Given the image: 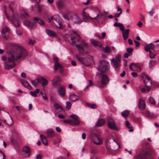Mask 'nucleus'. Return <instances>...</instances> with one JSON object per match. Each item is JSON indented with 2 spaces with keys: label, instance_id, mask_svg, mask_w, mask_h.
I'll list each match as a JSON object with an SVG mask.
<instances>
[{
  "label": "nucleus",
  "instance_id": "obj_1",
  "mask_svg": "<svg viewBox=\"0 0 159 159\" xmlns=\"http://www.w3.org/2000/svg\"><path fill=\"white\" fill-rule=\"evenodd\" d=\"M26 55V50L22 47L11 49L8 53L7 57L3 56L1 57L4 63L5 69L8 70L13 68L16 65L15 61L22 57H25Z\"/></svg>",
  "mask_w": 159,
  "mask_h": 159
},
{
  "label": "nucleus",
  "instance_id": "obj_2",
  "mask_svg": "<svg viewBox=\"0 0 159 159\" xmlns=\"http://www.w3.org/2000/svg\"><path fill=\"white\" fill-rule=\"evenodd\" d=\"M63 17L74 24H80L82 21V20L78 15L70 11L64 13L63 15Z\"/></svg>",
  "mask_w": 159,
  "mask_h": 159
},
{
  "label": "nucleus",
  "instance_id": "obj_3",
  "mask_svg": "<svg viewBox=\"0 0 159 159\" xmlns=\"http://www.w3.org/2000/svg\"><path fill=\"white\" fill-rule=\"evenodd\" d=\"M99 75L101 79V83H98L97 85L100 88H103L108 83L109 79L107 75L103 73H100Z\"/></svg>",
  "mask_w": 159,
  "mask_h": 159
},
{
  "label": "nucleus",
  "instance_id": "obj_4",
  "mask_svg": "<svg viewBox=\"0 0 159 159\" xmlns=\"http://www.w3.org/2000/svg\"><path fill=\"white\" fill-rule=\"evenodd\" d=\"M110 68V64L108 61L103 60L99 62V66L98 69L101 72H106L108 71Z\"/></svg>",
  "mask_w": 159,
  "mask_h": 159
},
{
  "label": "nucleus",
  "instance_id": "obj_5",
  "mask_svg": "<svg viewBox=\"0 0 159 159\" xmlns=\"http://www.w3.org/2000/svg\"><path fill=\"white\" fill-rule=\"evenodd\" d=\"M76 57L80 62L86 66H89L93 62V58L92 57L90 56L87 57L82 58L78 55H76Z\"/></svg>",
  "mask_w": 159,
  "mask_h": 159
},
{
  "label": "nucleus",
  "instance_id": "obj_6",
  "mask_svg": "<svg viewBox=\"0 0 159 159\" xmlns=\"http://www.w3.org/2000/svg\"><path fill=\"white\" fill-rule=\"evenodd\" d=\"M74 35L69 36L67 39L70 43L73 45H75L78 42L80 39V37L76 33L74 32Z\"/></svg>",
  "mask_w": 159,
  "mask_h": 159
},
{
  "label": "nucleus",
  "instance_id": "obj_7",
  "mask_svg": "<svg viewBox=\"0 0 159 159\" xmlns=\"http://www.w3.org/2000/svg\"><path fill=\"white\" fill-rule=\"evenodd\" d=\"M107 120L108 127L112 129L117 130V128L116 125V123L115 120L110 117H108Z\"/></svg>",
  "mask_w": 159,
  "mask_h": 159
},
{
  "label": "nucleus",
  "instance_id": "obj_8",
  "mask_svg": "<svg viewBox=\"0 0 159 159\" xmlns=\"http://www.w3.org/2000/svg\"><path fill=\"white\" fill-rule=\"evenodd\" d=\"M70 117L71 118L70 120L71 125H78L80 124V121L79 117L76 115L74 114H71Z\"/></svg>",
  "mask_w": 159,
  "mask_h": 159
},
{
  "label": "nucleus",
  "instance_id": "obj_9",
  "mask_svg": "<svg viewBox=\"0 0 159 159\" xmlns=\"http://www.w3.org/2000/svg\"><path fill=\"white\" fill-rule=\"evenodd\" d=\"M21 155L24 158L29 157L30 155V150L29 147L27 146L24 147L21 152Z\"/></svg>",
  "mask_w": 159,
  "mask_h": 159
},
{
  "label": "nucleus",
  "instance_id": "obj_10",
  "mask_svg": "<svg viewBox=\"0 0 159 159\" xmlns=\"http://www.w3.org/2000/svg\"><path fill=\"white\" fill-rule=\"evenodd\" d=\"M12 12L13 13V15H12V17L11 19L12 23L16 27H19L20 26V23L17 18L13 15L14 10L10 6H9Z\"/></svg>",
  "mask_w": 159,
  "mask_h": 159
},
{
  "label": "nucleus",
  "instance_id": "obj_11",
  "mask_svg": "<svg viewBox=\"0 0 159 159\" xmlns=\"http://www.w3.org/2000/svg\"><path fill=\"white\" fill-rule=\"evenodd\" d=\"M16 16L20 19L27 18L29 17V15L27 11L24 10H22L20 12H17Z\"/></svg>",
  "mask_w": 159,
  "mask_h": 159
},
{
  "label": "nucleus",
  "instance_id": "obj_12",
  "mask_svg": "<svg viewBox=\"0 0 159 159\" xmlns=\"http://www.w3.org/2000/svg\"><path fill=\"white\" fill-rule=\"evenodd\" d=\"M10 30L9 28L6 27L2 31V36L6 40H7L9 39Z\"/></svg>",
  "mask_w": 159,
  "mask_h": 159
},
{
  "label": "nucleus",
  "instance_id": "obj_13",
  "mask_svg": "<svg viewBox=\"0 0 159 159\" xmlns=\"http://www.w3.org/2000/svg\"><path fill=\"white\" fill-rule=\"evenodd\" d=\"M142 78L145 86H148L151 87L152 84L151 79L147 75L144 74L142 75Z\"/></svg>",
  "mask_w": 159,
  "mask_h": 159
},
{
  "label": "nucleus",
  "instance_id": "obj_14",
  "mask_svg": "<svg viewBox=\"0 0 159 159\" xmlns=\"http://www.w3.org/2000/svg\"><path fill=\"white\" fill-rule=\"evenodd\" d=\"M129 68L133 71H140L141 68L139 64L131 63L129 66Z\"/></svg>",
  "mask_w": 159,
  "mask_h": 159
},
{
  "label": "nucleus",
  "instance_id": "obj_15",
  "mask_svg": "<svg viewBox=\"0 0 159 159\" xmlns=\"http://www.w3.org/2000/svg\"><path fill=\"white\" fill-rule=\"evenodd\" d=\"M61 80V79L60 76H55L52 81V86L54 87H57L59 84L58 83L60 82Z\"/></svg>",
  "mask_w": 159,
  "mask_h": 159
},
{
  "label": "nucleus",
  "instance_id": "obj_16",
  "mask_svg": "<svg viewBox=\"0 0 159 159\" xmlns=\"http://www.w3.org/2000/svg\"><path fill=\"white\" fill-rule=\"evenodd\" d=\"M54 61V70L56 71L58 69L62 68V66L61 64L59 63V59L57 57H55L53 58Z\"/></svg>",
  "mask_w": 159,
  "mask_h": 159
},
{
  "label": "nucleus",
  "instance_id": "obj_17",
  "mask_svg": "<svg viewBox=\"0 0 159 159\" xmlns=\"http://www.w3.org/2000/svg\"><path fill=\"white\" fill-rule=\"evenodd\" d=\"M146 107L145 101L142 98H140L138 102V107L141 110H144Z\"/></svg>",
  "mask_w": 159,
  "mask_h": 159
},
{
  "label": "nucleus",
  "instance_id": "obj_18",
  "mask_svg": "<svg viewBox=\"0 0 159 159\" xmlns=\"http://www.w3.org/2000/svg\"><path fill=\"white\" fill-rule=\"evenodd\" d=\"M111 66L115 68H118L120 66V62L117 61L115 58L110 59Z\"/></svg>",
  "mask_w": 159,
  "mask_h": 159
},
{
  "label": "nucleus",
  "instance_id": "obj_19",
  "mask_svg": "<svg viewBox=\"0 0 159 159\" xmlns=\"http://www.w3.org/2000/svg\"><path fill=\"white\" fill-rule=\"evenodd\" d=\"M58 93L60 96L61 97H64L66 94V90L65 88L62 86H60L57 89Z\"/></svg>",
  "mask_w": 159,
  "mask_h": 159
},
{
  "label": "nucleus",
  "instance_id": "obj_20",
  "mask_svg": "<svg viewBox=\"0 0 159 159\" xmlns=\"http://www.w3.org/2000/svg\"><path fill=\"white\" fill-rule=\"evenodd\" d=\"M55 111H58L59 112H61L64 111V110L62 106L57 103H55L53 106Z\"/></svg>",
  "mask_w": 159,
  "mask_h": 159
},
{
  "label": "nucleus",
  "instance_id": "obj_21",
  "mask_svg": "<svg viewBox=\"0 0 159 159\" xmlns=\"http://www.w3.org/2000/svg\"><path fill=\"white\" fill-rule=\"evenodd\" d=\"M155 47V45L152 43H151L148 44L144 47V49L146 52L149 51L151 50L150 49H153V51H155V50L154 49Z\"/></svg>",
  "mask_w": 159,
  "mask_h": 159
},
{
  "label": "nucleus",
  "instance_id": "obj_22",
  "mask_svg": "<svg viewBox=\"0 0 159 159\" xmlns=\"http://www.w3.org/2000/svg\"><path fill=\"white\" fill-rule=\"evenodd\" d=\"M86 9V8H84L82 10V15L83 16V18L84 19H87L88 20L89 19L92 20V19H96V17H95L94 18H92L89 15V14L86 12L84 10Z\"/></svg>",
  "mask_w": 159,
  "mask_h": 159
},
{
  "label": "nucleus",
  "instance_id": "obj_23",
  "mask_svg": "<svg viewBox=\"0 0 159 159\" xmlns=\"http://www.w3.org/2000/svg\"><path fill=\"white\" fill-rule=\"evenodd\" d=\"M87 44L84 41L82 42L81 43L76 45V46L78 48L80 51L82 52L84 51L83 47H86Z\"/></svg>",
  "mask_w": 159,
  "mask_h": 159
},
{
  "label": "nucleus",
  "instance_id": "obj_24",
  "mask_svg": "<svg viewBox=\"0 0 159 159\" xmlns=\"http://www.w3.org/2000/svg\"><path fill=\"white\" fill-rule=\"evenodd\" d=\"M90 41L91 43L96 47L101 48L102 46V43L98 41L93 39H91Z\"/></svg>",
  "mask_w": 159,
  "mask_h": 159
},
{
  "label": "nucleus",
  "instance_id": "obj_25",
  "mask_svg": "<svg viewBox=\"0 0 159 159\" xmlns=\"http://www.w3.org/2000/svg\"><path fill=\"white\" fill-rule=\"evenodd\" d=\"M129 29L125 30L122 31V35L124 40H126L129 37Z\"/></svg>",
  "mask_w": 159,
  "mask_h": 159
},
{
  "label": "nucleus",
  "instance_id": "obj_26",
  "mask_svg": "<svg viewBox=\"0 0 159 159\" xmlns=\"http://www.w3.org/2000/svg\"><path fill=\"white\" fill-rule=\"evenodd\" d=\"M46 134L48 138H52L55 136V133L52 129H48L46 131Z\"/></svg>",
  "mask_w": 159,
  "mask_h": 159
},
{
  "label": "nucleus",
  "instance_id": "obj_27",
  "mask_svg": "<svg viewBox=\"0 0 159 159\" xmlns=\"http://www.w3.org/2000/svg\"><path fill=\"white\" fill-rule=\"evenodd\" d=\"M39 82L41 83L42 85L43 86L47 85L48 84V82L47 80L43 77H41L39 79Z\"/></svg>",
  "mask_w": 159,
  "mask_h": 159
},
{
  "label": "nucleus",
  "instance_id": "obj_28",
  "mask_svg": "<svg viewBox=\"0 0 159 159\" xmlns=\"http://www.w3.org/2000/svg\"><path fill=\"white\" fill-rule=\"evenodd\" d=\"M46 32L47 34L51 37H54L56 35V33L50 30H46Z\"/></svg>",
  "mask_w": 159,
  "mask_h": 159
},
{
  "label": "nucleus",
  "instance_id": "obj_29",
  "mask_svg": "<svg viewBox=\"0 0 159 159\" xmlns=\"http://www.w3.org/2000/svg\"><path fill=\"white\" fill-rule=\"evenodd\" d=\"M22 85L25 88L29 89H31V87L29 83L26 81H21Z\"/></svg>",
  "mask_w": 159,
  "mask_h": 159
},
{
  "label": "nucleus",
  "instance_id": "obj_30",
  "mask_svg": "<svg viewBox=\"0 0 159 159\" xmlns=\"http://www.w3.org/2000/svg\"><path fill=\"white\" fill-rule=\"evenodd\" d=\"M57 7L59 9H61L64 7L65 4L61 0L58 1L56 3Z\"/></svg>",
  "mask_w": 159,
  "mask_h": 159
},
{
  "label": "nucleus",
  "instance_id": "obj_31",
  "mask_svg": "<svg viewBox=\"0 0 159 159\" xmlns=\"http://www.w3.org/2000/svg\"><path fill=\"white\" fill-rule=\"evenodd\" d=\"M95 136L99 142L98 143L94 142V143L97 145H100L102 143V140L100 137V136L97 134H94Z\"/></svg>",
  "mask_w": 159,
  "mask_h": 159
},
{
  "label": "nucleus",
  "instance_id": "obj_32",
  "mask_svg": "<svg viewBox=\"0 0 159 159\" xmlns=\"http://www.w3.org/2000/svg\"><path fill=\"white\" fill-rule=\"evenodd\" d=\"M105 123V120L104 119H100L95 125L96 127H99L103 125Z\"/></svg>",
  "mask_w": 159,
  "mask_h": 159
},
{
  "label": "nucleus",
  "instance_id": "obj_33",
  "mask_svg": "<svg viewBox=\"0 0 159 159\" xmlns=\"http://www.w3.org/2000/svg\"><path fill=\"white\" fill-rule=\"evenodd\" d=\"M34 21H35L36 23H38L40 25H44V22L42 19L37 17L34 18Z\"/></svg>",
  "mask_w": 159,
  "mask_h": 159
},
{
  "label": "nucleus",
  "instance_id": "obj_34",
  "mask_svg": "<svg viewBox=\"0 0 159 159\" xmlns=\"http://www.w3.org/2000/svg\"><path fill=\"white\" fill-rule=\"evenodd\" d=\"M40 137L43 143L45 145H47L48 144L47 140L46 137L44 136L43 135L41 134L40 135Z\"/></svg>",
  "mask_w": 159,
  "mask_h": 159
},
{
  "label": "nucleus",
  "instance_id": "obj_35",
  "mask_svg": "<svg viewBox=\"0 0 159 159\" xmlns=\"http://www.w3.org/2000/svg\"><path fill=\"white\" fill-rule=\"evenodd\" d=\"M69 98L71 99L72 101L75 102L79 100V97L78 96L74 94H72L70 96Z\"/></svg>",
  "mask_w": 159,
  "mask_h": 159
},
{
  "label": "nucleus",
  "instance_id": "obj_36",
  "mask_svg": "<svg viewBox=\"0 0 159 159\" xmlns=\"http://www.w3.org/2000/svg\"><path fill=\"white\" fill-rule=\"evenodd\" d=\"M145 87L141 89V91L143 93H145L149 92L151 89V87L149 86H145Z\"/></svg>",
  "mask_w": 159,
  "mask_h": 159
},
{
  "label": "nucleus",
  "instance_id": "obj_37",
  "mask_svg": "<svg viewBox=\"0 0 159 159\" xmlns=\"http://www.w3.org/2000/svg\"><path fill=\"white\" fill-rule=\"evenodd\" d=\"M39 92V89H37L34 91H31L30 93L31 95L34 97H36L37 96V94H38Z\"/></svg>",
  "mask_w": 159,
  "mask_h": 159
},
{
  "label": "nucleus",
  "instance_id": "obj_38",
  "mask_svg": "<svg viewBox=\"0 0 159 159\" xmlns=\"http://www.w3.org/2000/svg\"><path fill=\"white\" fill-rule=\"evenodd\" d=\"M102 49H103L104 52L106 53L109 54L111 51V48L108 46H106L105 47L103 48Z\"/></svg>",
  "mask_w": 159,
  "mask_h": 159
},
{
  "label": "nucleus",
  "instance_id": "obj_39",
  "mask_svg": "<svg viewBox=\"0 0 159 159\" xmlns=\"http://www.w3.org/2000/svg\"><path fill=\"white\" fill-rule=\"evenodd\" d=\"M129 111L128 110H125L121 113L122 116L123 117H126L129 114Z\"/></svg>",
  "mask_w": 159,
  "mask_h": 159
},
{
  "label": "nucleus",
  "instance_id": "obj_40",
  "mask_svg": "<svg viewBox=\"0 0 159 159\" xmlns=\"http://www.w3.org/2000/svg\"><path fill=\"white\" fill-rule=\"evenodd\" d=\"M117 8H118L117 10V11H119L120 12L118 13H116L115 15V16H116V17H119L120 16V15L121 14L122 12V9L120 8L119 7H117Z\"/></svg>",
  "mask_w": 159,
  "mask_h": 159
},
{
  "label": "nucleus",
  "instance_id": "obj_41",
  "mask_svg": "<svg viewBox=\"0 0 159 159\" xmlns=\"http://www.w3.org/2000/svg\"><path fill=\"white\" fill-rule=\"evenodd\" d=\"M149 57L151 59H154L157 55L156 54H154L151 50L149 51Z\"/></svg>",
  "mask_w": 159,
  "mask_h": 159
},
{
  "label": "nucleus",
  "instance_id": "obj_42",
  "mask_svg": "<svg viewBox=\"0 0 159 159\" xmlns=\"http://www.w3.org/2000/svg\"><path fill=\"white\" fill-rule=\"evenodd\" d=\"M95 11L98 13V14H97L96 16L95 17L96 18L98 17H101L103 16V14L101 12L100 10L98 8H95Z\"/></svg>",
  "mask_w": 159,
  "mask_h": 159
},
{
  "label": "nucleus",
  "instance_id": "obj_43",
  "mask_svg": "<svg viewBox=\"0 0 159 159\" xmlns=\"http://www.w3.org/2000/svg\"><path fill=\"white\" fill-rule=\"evenodd\" d=\"M29 27H30L31 29H34L36 27V25L35 21H34V22H31Z\"/></svg>",
  "mask_w": 159,
  "mask_h": 159
},
{
  "label": "nucleus",
  "instance_id": "obj_44",
  "mask_svg": "<svg viewBox=\"0 0 159 159\" xmlns=\"http://www.w3.org/2000/svg\"><path fill=\"white\" fill-rule=\"evenodd\" d=\"M156 63V62L154 61H150L149 62V66L150 67H152L153 66L155 65Z\"/></svg>",
  "mask_w": 159,
  "mask_h": 159
},
{
  "label": "nucleus",
  "instance_id": "obj_45",
  "mask_svg": "<svg viewBox=\"0 0 159 159\" xmlns=\"http://www.w3.org/2000/svg\"><path fill=\"white\" fill-rule=\"evenodd\" d=\"M149 102L152 105H155L156 104V101L154 99L151 97L149 99Z\"/></svg>",
  "mask_w": 159,
  "mask_h": 159
},
{
  "label": "nucleus",
  "instance_id": "obj_46",
  "mask_svg": "<svg viewBox=\"0 0 159 159\" xmlns=\"http://www.w3.org/2000/svg\"><path fill=\"white\" fill-rule=\"evenodd\" d=\"M39 79H36L31 81L32 84L34 86L36 85L37 83L39 82Z\"/></svg>",
  "mask_w": 159,
  "mask_h": 159
},
{
  "label": "nucleus",
  "instance_id": "obj_47",
  "mask_svg": "<svg viewBox=\"0 0 159 159\" xmlns=\"http://www.w3.org/2000/svg\"><path fill=\"white\" fill-rule=\"evenodd\" d=\"M9 122H8V121H5L4 122L6 124H7L8 125H11L13 124V121L12 120V119L11 117H10V118L9 119Z\"/></svg>",
  "mask_w": 159,
  "mask_h": 159
},
{
  "label": "nucleus",
  "instance_id": "obj_48",
  "mask_svg": "<svg viewBox=\"0 0 159 159\" xmlns=\"http://www.w3.org/2000/svg\"><path fill=\"white\" fill-rule=\"evenodd\" d=\"M71 106V104L70 102H66V107L68 110H69L70 109Z\"/></svg>",
  "mask_w": 159,
  "mask_h": 159
},
{
  "label": "nucleus",
  "instance_id": "obj_49",
  "mask_svg": "<svg viewBox=\"0 0 159 159\" xmlns=\"http://www.w3.org/2000/svg\"><path fill=\"white\" fill-rule=\"evenodd\" d=\"M87 105L92 108L95 109L97 107L96 105L94 104H92L91 103H87Z\"/></svg>",
  "mask_w": 159,
  "mask_h": 159
},
{
  "label": "nucleus",
  "instance_id": "obj_50",
  "mask_svg": "<svg viewBox=\"0 0 159 159\" xmlns=\"http://www.w3.org/2000/svg\"><path fill=\"white\" fill-rule=\"evenodd\" d=\"M90 152L91 153H96L97 152L98 150L95 148H92L91 149Z\"/></svg>",
  "mask_w": 159,
  "mask_h": 159
},
{
  "label": "nucleus",
  "instance_id": "obj_51",
  "mask_svg": "<svg viewBox=\"0 0 159 159\" xmlns=\"http://www.w3.org/2000/svg\"><path fill=\"white\" fill-rule=\"evenodd\" d=\"M89 84L85 88V89H87L89 87L92 86L93 85V83L91 80H89Z\"/></svg>",
  "mask_w": 159,
  "mask_h": 159
},
{
  "label": "nucleus",
  "instance_id": "obj_52",
  "mask_svg": "<svg viewBox=\"0 0 159 159\" xmlns=\"http://www.w3.org/2000/svg\"><path fill=\"white\" fill-rule=\"evenodd\" d=\"M118 26L119 27L120 30L122 31H124V26L123 25L120 23H119Z\"/></svg>",
  "mask_w": 159,
  "mask_h": 159
},
{
  "label": "nucleus",
  "instance_id": "obj_53",
  "mask_svg": "<svg viewBox=\"0 0 159 159\" xmlns=\"http://www.w3.org/2000/svg\"><path fill=\"white\" fill-rule=\"evenodd\" d=\"M30 23L31 22L28 20H26L24 22V24L25 25L29 27L30 25Z\"/></svg>",
  "mask_w": 159,
  "mask_h": 159
},
{
  "label": "nucleus",
  "instance_id": "obj_54",
  "mask_svg": "<svg viewBox=\"0 0 159 159\" xmlns=\"http://www.w3.org/2000/svg\"><path fill=\"white\" fill-rule=\"evenodd\" d=\"M120 57L121 55L120 54H118L116 55V60H117V61L120 62Z\"/></svg>",
  "mask_w": 159,
  "mask_h": 159
},
{
  "label": "nucleus",
  "instance_id": "obj_55",
  "mask_svg": "<svg viewBox=\"0 0 159 159\" xmlns=\"http://www.w3.org/2000/svg\"><path fill=\"white\" fill-rule=\"evenodd\" d=\"M41 94L42 95V97L45 100H47L48 98L46 93H43L42 92H41Z\"/></svg>",
  "mask_w": 159,
  "mask_h": 159
},
{
  "label": "nucleus",
  "instance_id": "obj_56",
  "mask_svg": "<svg viewBox=\"0 0 159 159\" xmlns=\"http://www.w3.org/2000/svg\"><path fill=\"white\" fill-rule=\"evenodd\" d=\"M126 50L128 53H130L133 52V49L132 48H127Z\"/></svg>",
  "mask_w": 159,
  "mask_h": 159
},
{
  "label": "nucleus",
  "instance_id": "obj_57",
  "mask_svg": "<svg viewBox=\"0 0 159 159\" xmlns=\"http://www.w3.org/2000/svg\"><path fill=\"white\" fill-rule=\"evenodd\" d=\"M131 75L134 77H136L138 76V74L135 72H131Z\"/></svg>",
  "mask_w": 159,
  "mask_h": 159
},
{
  "label": "nucleus",
  "instance_id": "obj_58",
  "mask_svg": "<svg viewBox=\"0 0 159 159\" xmlns=\"http://www.w3.org/2000/svg\"><path fill=\"white\" fill-rule=\"evenodd\" d=\"M125 125V126L129 129L132 127L129 126L130 124L128 121H126Z\"/></svg>",
  "mask_w": 159,
  "mask_h": 159
},
{
  "label": "nucleus",
  "instance_id": "obj_59",
  "mask_svg": "<svg viewBox=\"0 0 159 159\" xmlns=\"http://www.w3.org/2000/svg\"><path fill=\"white\" fill-rule=\"evenodd\" d=\"M154 11L153 8H152L151 11L149 12V14L151 16H152L153 15V13H154Z\"/></svg>",
  "mask_w": 159,
  "mask_h": 159
},
{
  "label": "nucleus",
  "instance_id": "obj_60",
  "mask_svg": "<svg viewBox=\"0 0 159 159\" xmlns=\"http://www.w3.org/2000/svg\"><path fill=\"white\" fill-rule=\"evenodd\" d=\"M58 24L59 25V29H62L64 27L63 26H61L62 23L61 22H58Z\"/></svg>",
  "mask_w": 159,
  "mask_h": 159
},
{
  "label": "nucleus",
  "instance_id": "obj_61",
  "mask_svg": "<svg viewBox=\"0 0 159 159\" xmlns=\"http://www.w3.org/2000/svg\"><path fill=\"white\" fill-rule=\"evenodd\" d=\"M134 159H146V158H143L140 156H136L135 157Z\"/></svg>",
  "mask_w": 159,
  "mask_h": 159
},
{
  "label": "nucleus",
  "instance_id": "obj_62",
  "mask_svg": "<svg viewBox=\"0 0 159 159\" xmlns=\"http://www.w3.org/2000/svg\"><path fill=\"white\" fill-rule=\"evenodd\" d=\"M128 43H129V44L130 45H132L133 44V42L132 40L130 39H128Z\"/></svg>",
  "mask_w": 159,
  "mask_h": 159
},
{
  "label": "nucleus",
  "instance_id": "obj_63",
  "mask_svg": "<svg viewBox=\"0 0 159 159\" xmlns=\"http://www.w3.org/2000/svg\"><path fill=\"white\" fill-rule=\"evenodd\" d=\"M63 121L65 123H69L71 125V121H70V120H64Z\"/></svg>",
  "mask_w": 159,
  "mask_h": 159
},
{
  "label": "nucleus",
  "instance_id": "obj_64",
  "mask_svg": "<svg viewBox=\"0 0 159 159\" xmlns=\"http://www.w3.org/2000/svg\"><path fill=\"white\" fill-rule=\"evenodd\" d=\"M134 42L135 43V45H136V46L137 47H139V45H140V43L138 42V41H136V40H134Z\"/></svg>",
  "mask_w": 159,
  "mask_h": 159
}]
</instances>
